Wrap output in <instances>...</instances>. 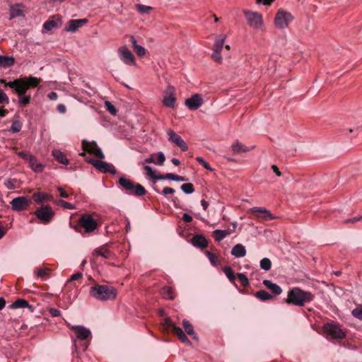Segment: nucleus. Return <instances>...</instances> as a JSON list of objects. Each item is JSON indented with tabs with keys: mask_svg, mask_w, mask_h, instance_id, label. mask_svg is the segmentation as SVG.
<instances>
[{
	"mask_svg": "<svg viewBox=\"0 0 362 362\" xmlns=\"http://www.w3.org/2000/svg\"><path fill=\"white\" fill-rule=\"evenodd\" d=\"M272 169L273 170L274 173L278 177H280L281 175V173L279 171V170L276 165H272Z\"/></svg>",
	"mask_w": 362,
	"mask_h": 362,
	"instance_id": "338daca9",
	"label": "nucleus"
},
{
	"mask_svg": "<svg viewBox=\"0 0 362 362\" xmlns=\"http://www.w3.org/2000/svg\"><path fill=\"white\" fill-rule=\"evenodd\" d=\"M15 64V59L13 57L0 55V67L7 69Z\"/></svg>",
	"mask_w": 362,
	"mask_h": 362,
	"instance_id": "bb28decb",
	"label": "nucleus"
},
{
	"mask_svg": "<svg viewBox=\"0 0 362 362\" xmlns=\"http://www.w3.org/2000/svg\"><path fill=\"white\" fill-rule=\"evenodd\" d=\"M196 160L199 164L202 165L205 169L211 170V171L213 170V169L211 168V167L209 164V163H207L203 158L197 157Z\"/></svg>",
	"mask_w": 362,
	"mask_h": 362,
	"instance_id": "864d4df0",
	"label": "nucleus"
},
{
	"mask_svg": "<svg viewBox=\"0 0 362 362\" xmlns=\"http://www.w3.org/2000/svg\"><path fill=\"white\" fill-rule=\"evenodd\" d=\"M157 156H158V162L156 163V164H158V165H163L165 160V157L163 153L158 152L157 154Z\"/></svg>",
	"mask_w": 362,
	"mask_h": 362,
	"instance_id": "13d9d810",
	"label": "nucleus"
},
{
	"mask_svg": "<svg viewBox=\"0 0 362 362\" xmlns=\"http://www.w3.org/2000/svg\"><path fill=\"white\" fill-rule=\"evenodd\" d=\"M162 193L163 195H167L168 194H174L175 189L171 187H164Z\"/></svg>",
	"mask_w": 362,
	"mask_h": 362,
	"instance_id": "680f3d73",
	"label": "nucleus"
},
{
	"mask_svg": "<svg viewBox=\"0 0 362 362\" xmlns=\"http://www.w3.org/2000/svg\"><path fill=\"white\" fill-rule=\"evenodd\" d=\"M181 189L185 194H192L194 192V185L192 183H185L181 185Z\"/></svg>",
	"mask_w": 362,
	"mask_h": 362,
	"instance_id": "79ce46f5",
	"label": "nucleus"
},
{
	"mask_svg": "<svg viewBox=\"0 0 362 362\" xmlns=\"http://www.w3.org/2000/svg\"><path fill=\"white\" fill-rule=\"evenodd\" d=\"M35 274L37 277H40L42 279H45L46 278L49 277L51 274V269L47 267L44 268H37L35 271Z\"/></svg>",
	"mask_w": 362,
	"mask_h": 362,
	"instance_id": "f704fd0d",
	"label": "nucleus"
},
{
	"mask_svg": "<svg viewBox=\"0 0 362 362\" xmlns=\"http://www.w3.org/2000/svg\"><path fill=\"white\" fill-rule=\"evenodd\" d=\"M223 272L230 282L234 283L235 275L232 268L230 267H225L223 268Z\"/></svg>",
	"mask_w": 362,
	"mask_h": 362,
	"instance_id": "58836bf2",
	"label": "nucleus"
},
{
	"mask_svg": "<svg viewBox=\"0 0 362 362\" xmlns=\"http://www.w3.org/2000/svg\"><path fill=\"white\" fill-rule=\"evenodd\" d=\"M105 107L111 115H115L117 114V109L110 101L105 102Z\"/></svg>",
	"mask_w": 362,
	"mask_h": 362,
	"instance_id": "8fccbe9b",
	"label": "nucleus"
},
{
	"mask_svg": "<svg viewBox=\"0 0 362 362\" xmlns=\"http://www.w3.org/2000/svg\"><path fill=\"white\" fill-rule=\"evenodd\" d=\"M117 53L120 60L127 65H136L135 57L133 53L129 50L126 45L118 48Z\"/></svg>",
	"mask_w": 362,
	"mask_h": 362,
	"instance_id": "f8f14e48",
	"label": "nucleus"
},
{
	"mask_svg": "<svg viewBox=\"0 0 362 362\" xmlns=\"http://www.w3.org/2000/svg\"><path fill=\"white\" fill-rule=\"evenodd\" d=\"M162 326L165 329H172V332L178 339L187 345H191V342L182 329L175 325L170 317L165 318L162 322Z\"/></svg>",
	"mask_w": 362,
	"mask_h": 362,
	"instance_id": "423d86ee",
	"label": "nucleus"
},
{
	"mask_svg": "<svg viewBox=\"0 0 362 362\" xmlns=\"http://www.w3.org/2000/svg\"><path fill=\"white\" fill-rule=\"evenodd\" d=\"M93 255L103 257L105 259H110L113 256V253L105 246L96 248L93 252Z\"/></svg>",
	"mask_w": 362,
	"mask_h": 362,
	"instance_id": "393cba45",
	"label": "nucleus"
},
{
	"mask_svg": "<svg viewBox=\"0 0 362 362\" xmlns=\"http://www.w3.org/2000/svg\"><path fill=\"white\" fill-rule=\"evenodd\" d=\"M236 228V223H233V230L227 229V230H215L213 232V235L216 241L221 242L222 240H223L226 237L230 235L232 231L235 230Z\"/></svg>",
	"mask_w": 362,
	"mask_h": 362,
	"instance_id": "412c9836",
	"label": "nucleus"
},
{
	"mask_svg": "<svg viewBox=\"0 0 362 362\" xmlns=\"http://www.w3.org/2000/svg\"><path fill=\"white\" fill-rule=\"evenodd\" d=\"M82 276H83L82 273L77 272L71 276V278L68 281V283H70L74 281H78V280L81 279L82 278Z\"/></svg>",
	"mask_w": 362,
	"mask_h": 362,
	"instance_id": "052dcab7",
	"label": "nucleus"
},
{
	"mask_svg": "<svg viewBox=\"0 0 362 362\" xmlns=\"http://www.w3.org/2000/svg\"><path fill=\"white\" fill-rule=\"evenodd\" d=\"M313 294L309 291H303L298 288H293L288 292L286 303L298 306H303L305 303L312 301Z\"/></svg>",
	"mask_w": 362,
	"mask_h": 362,
	"instance_id": "f03ea898",
	"label": "nucleus"
},
{
	"mask_svg": "<svg viewBox=\"0 0 362 362\" xmlns=\"http://www.w3.org/2000/svg\"><path fill=\"white\" fill-rule=\"evenodd\" d=\"M168 135V140L176 144L182 151H186L188 149V146L186 142L182 139L180 136L177 134L173 130L169 129L167 132Z\"/></svg>",
	"mask_w": 362,
	"mask_h": 362,
	"instance_id": "dca6fc26",
	"label": "nucleus"
},
{
	"mask_svg": "<svg viewBox=\"0 0 362 362\" xmlns=\"http://www.w3.org/2000/svg\"><path fill=\"white\" fill-rule=\"evenodd\" d=\"M57 190L59 192L61 197H63V198L69 197L68 193L66 192H65L62 187H57Z\"/></svg>",
	"mask_w": 362,
	"mask_h": 362,
	"instance_id": "0e129e2a",
	"label": "nucleus"
},
{
	"mask_svg": "<svg viewBox=\"0 0 362 362\" xmlns=\"http://www.w3.org/2000/svg\"><path fill=\"white\" fill-rule=\"evenodd\" d=\"M24 15L21 6L20 4H16L12 6L10 8V18L16 17L23 16Z\"/></svg>",
	"mask_w": 362,
	"mask_h": 362,
	"instance_id": "473e14b6",
	"label": "nucleus"
},
{
	"mask_svg": "<svg viewBox=\"0 0 362 362\" xmlns=\"http://www.w3.org/2000/svg\"><path fill=\"white\" fill-rule=\"evenodd\" d=\"M244 15L248 25L254 29H261L263 26L262 16L257 12L245 11Z\"/></svg>",
	"mask_w": 362,
	"mask_h": 362,
	"instance_id": "9d476101",
	"label": "nucleus"
},
{
	"mask_svg": "<svg viewBox=\"0 0 362 362\" xmlns=\"http://www.w3.org/2000/svg\"><path fill=\"white\" fill-rule=\"evenodd\" d=\"M136 10L141 13H148L152 10V7L142 4H137Z\"/></svg>",
	"mask_w": 362,
	"mask_h": 362,
	"instance_id": "49530a36",
	"label": "nucleus"
},
{
	"mask_svg": "<svg viewBox=\"0 0 362 362\" xmlns=\"http://www.w3.org/2000/svg\"><path fill=\"white\" fill-rule=\"evenodd\" d=\"M293 20V17L291 13L283 9H279L275 15L274 23L275 27L278 29L284 30Z\"/></svg>",
	"mask_w": 362,
	"mask_h": 362,
	"instance_id": "0eeeda50",
	"label": "nucleus"
},
{
	"mask_svg": "<svg viewBox=\"0 0 362 362\" xmlns=\"http://www.w3.org/2000/svg\"><path fill=\"white\" fill-rule=\"evenodd\" d=\"M231 255L235 257H243L246 255V249L242 244L238 243L233 247Z\"/></svg>",
	"mask_w": 362,
	"mask_h": 362,
	"instance_id": "cd10ccee",
	"label": "nucleus"
},
{
	"mask_svg": "<svg viewBox=\"0 0 362 362\" xmlns=\"http://www.w3.org/2000/svg\"><path fill=\"white\" fill-rule=\"evenodd\" d=\"M57 204L60 205L62 207L67 209H75L76 207L71 203L64 201V200H59L57 202Z\"/></svg>",
	"mask_w": 362,
	"mask_h": 362,
	"instance_id": "603ef678",
	"label": "nucleus"
},
{
	"mask_svg": "<svg viewBox=\"0 0 362 362\" xmlns=\"http://www.w3.org/2000/svg\"><path fill=\"white\" fill-rule=\"evenodd\" d=\"M11 307L12 308H28L29 310L33 312V307L30 305L28 302L24 299H18L15 302H13Z\"/></svg>",
	"mask_w": 362,
	"mask_h": 362,
	"instance_id": "c756f323",
	"label": "nucleus"
},
{
	"mask_svg": "<svg viewBox=\"0 0 362 362\" xmlns=\"http://www.w3.org/2000/svg\"><path fill=\"white\" fill-rule=\"evenodd\" d=\"M182 220L186 223H190L192 221V217L189 214L185 213L182 215Z\"/></svg>",
	"mask_w": 362,
	"mask_h": 362,
	"instance_id": "69168bd1",
	"label": "nucleus"
},
{
	"mask_svg": "<svg viewBox=\"0 0 362 362\" xmlns=\"http://www.w3.org/2000/svg\"><path fill=\"white\" fill-rule=\"evenodd\" d=\"M175 88L168 86L164 91L163 105L168 107H174L175 105Z\"/></svg>",
	"mask_w": 362,
	"mask_h": 362,
	"instance_id": "2eb2a0df",
	"label": "nucleus"
},
{
	"mask_svg": "<svg viewBox=\"0 0 362 362\" xmlns=\"http://www.w3.org/2000/svg\"><path fill=\"white\" fill-rule=\"evenodd\" d=\"M129 38H130V42L132 43V47H133V49H134L138 45L136 40L133 35H131Z\"/></svg>",
	"mask_w": 362,
	"mask_h": 362,
	"instance_id": "774afa93",
	"label": "nucleus"
},
{
	"mask_svg": "<svg viewBox=\"0 0 362 362\" xmlns=\"http://www.w3.org/2000/svg\"><path fill=\"white\" fill-rule=\"evenodd\" d=\"M35 216L43 223H48L54 216V211L49 205H45L37 208L35 212Z\"/></svg>",
	"mask_w": 362,
	"mask_h": 362,
	"instance_id": "1a4fd4ad",
	"label": "nucleus"
},
{
	"mask_svg": "<svg viewBox=\"0 0 362 362\" xmlns=\"http://www.w3.org/2000/svg\"><path fill=\"white\" fill-rule=\"evenodd\" d=\"M31 202V199L29 197L22 196L13 198L10 204L13 211H21L27 209Z\"/></svg>",
	"mask_w": 362,
	"mask_h": 362,
	"instance_id": "9b49d317",
	"label": "nucleus"
},
{
	"mask_svg": "<svg viewBox=\"0 0 362 362\" xmlns=\"http://www.w3.org/2000/svg\"><path fill=\"white\" fill-rule=\"evenodd\" d=\"M49 313L52 317H58L60 315V311L56 308H51L49 310Z\"/></svg>",
	"mask_w": 362,
	"mask_h": 362,
	"instance_id": "e2e57ef3",
	"label": "nucleus"
},
{
	"mask_svg": "<svg viewBox=\"0 0 362 362\" xmlns=\"http://www.w3.org/2000/svg\"><path fill=\"white\" fill-rule=\"evenodd\" d=\"M118 182L119 185L127 192V194L137 197L144 196L146 190L141 185L136 183L124 177H121Z\"/></svg>",
	"mask_w": 362,
	"mask_h": 362,
	"instance_id": "20e7f679",
	"label": "nucleus"
},
{
	"mask_svg": "<svg viewBox=\"0 0 362 362\" xmlns=\"http://www.w3.org/2000/svg\"><path fill=\"white\" fill-rule=\"evenodd\" d=\"M69 327L71 330H73L77 338L79 340H82V341L86 340L91 334L90 331L88 328H86L83 326H81V325L70 326L69 325Z\"/></svg>",
	"mask_w": 362,
	"mask_h": 362,
	"instance_id": "a211bd4d",
	"label": "nucleus"
},
{
	"mask_svg": "<svg viewBox=\"0 0 362 362\" xmlns=\"http://www.w3.org/2000/svg\"><path fill=\"white\" fill-rule=\"evenodd\" d=\"M351 314L354 317L362 320V306H357L351 311Z\"/></svg>",
	"mask_w": 362,
	"mask_h": 362,
	"instance_id": "a18cd8bd",
	"label": "nucleus"
},
{
	"mask_svg": "<svg viewBox=\"0 0 362 362\" xmlns=\"http://www.w3.org/2000/svg\"><path fill=\"white\" fill-rule=\"evenodd\" d=\"M29 167L35 173H42L44 170L45 165L42 163L38 162L37 158L33 156L28 161Z\"/></svg>",
	"mask_w": 362,
	"mask_h": 362,
	"instance_id": "5701e85b",
	"label": "nucleus"
},
{
	"mask_svg": "<svg viewBox=\"0 0 362 362\" xmlns=\"http://www.w3.org/2000/svg\"><path fill=\"white\" fill-rule=\"evenodd\" d=\"M271 267L272 262L269 258L265 257L260 261V267L262 269L269 271L271 269Z\"/></svg>",
	"mask_w": 362,
	"mask_h": 362,
	"instance_id": "a19ab883",
	"label": "nucleus"
},
{
	"mask_svg": "<svg viewBox=\"0 0 362 362\" xmlns=\"http://www.w3.org/2000/svg\"><path fill=\"white\" fill-rule=\"evenodd\" d=\"M250 211L255 214L257 217L262 218L263 221H270L274 218V216L265 208L253 207Z\"/></svg>",
	"mask_w": 362,
	"mask_h": 362,
	"instance_id": "6ab92c4d",
	"label": "nucleus"
},
{
	"mask_svg": "<svg viewBox=\"0 0 362 362\" xmlns=\"http://www.w3.org/2000/svg\"><path fill=\"white\" fill-rule=\"evenodd\" d=\"M206 255L212 265L217 266L219 264V260L216 255L209 251H206Z\"/></svg>",
	"mask_w": 362,
	"mask_h": 362,
	"instance_id": "ea45409f",
	"label": "nucleus"
},
{
	"mask_svg": "<svg viewBox=\"0 0 362 362\" xmlns=\"http://www.w3.org/2000/svg\"><path fill=\"white\" fill-rule=\"evenodd\" d=\"M134 50L136 53V54L141 57H144L146 53V49L144 47L139 45L134 49Z\"/></svg>",
	"mask_w": 362,
	"mask_h": 362,
	"instance_id": "5fc2aeb1",
	"label": "nucleus"
},
{
	"mask_svg": "<svg viewBox=\"0 0 362 362\" xmlns=\"http://www.w3.org/2000/svg\"><path fill=\"white\" fill-rule=\"evenodd\" d=\"M93 166L103 173H110L112 175H115L117 173L112 165L100 160L95 161V163H93Z\"/></svg>",
	"mask_w": 362,
	"mask_h": 362,
	"instance_id": "aec40b11",
	"label": "nucleus"
},
{
	"mask_svg": "<svg viewBox=\"0 0 362 362\" xmlns=\"http://www.w3.org/2000/svg\"><path fill=\"white\" fill-rule=\"evenodd\" d=\"M52 155L59 163L64 165H67L69 163V160L63 152L59 150H54L52 151Z\"/></svg>",
	"mask_w": 362,
	"mask_h": 362,
	"instance_id": "7c9ffc66",
	"label": "nucleus"
},
{
	"mask_svg": "<svg viewBox=\"0 0 362 362\" xmlns=\"http://www.w3.org/2000/svg\"><path fill=\"white\" fill-rule=\"evenodd\" d=\"M220 50L214 49V52L211 54L212 59L218 64L222 62V56L221 54Z\"/></svg>",
	"mask_w": 362,
	"mask_h": 362,
	"instance_id": "3c124183",
	"label": "nucleus"
},
{
	"mask_svg": "<svg viewBox=\"0 0 362 362\" xmlns=\"http://www.w3.org/2000/svg\"><path fill=\"white\" fill-rule=\"evenodd\" d=\"M22 128V123L19 120H15L12 122L10 131L13 133H17L21 131Z\"/></svg>",
	"mask_w": 362,
	"mask_h": 362,
	"instance_id": "37998d69",
	"label": "nucleus"
},
{
	"mask_svg": "<svg viewBox=\"0 0 362 362\" xmlns=\"http://www.w3.org/2000/svg\"><path fill=\"white\" fill-rule=\"evenodd\" d=\"M263 284L268 289H269L274 295H280L282 292L281 288L278 284H274L269 280H264Z\"/></svg>",
	"mask_w": 362,
	"mask_h": 362,
	"instance_id": "a878e982",
	"label": "nucleus"
},
{
	"mask_svg": "<svg viewBox=\"0 0 362 362\" xmlns=\"http://www.w3.org/2000/svg\"><path fill=\"white\" fill-rule=\"evenodd\" d=\"M237 277L243 286L247 287L249 286V280L245 274L243 273H238L237 274Z\"/></svg>",
	"mask_w": 362,
	"mask_h": 362,
	"instance_id": "c03bdc74",
	"label": "nucleus"
},
{
	"mask_svg": "<svg viewBox=\"0 0 362 362\" xmlns=\"http://www.w3.org/2000/svg\"><path fill=\"white\" fill-rule=\"evenodd\" d=\"M203 98L199 94H194L191 98H187L185 103L191 110H196L203 105Z\"/></svg>",
	"mask_w": 362,
	"mask_h": 362,
	"instance_id": "f3484780",
	"label": "nucleus"
},
{
	"mask_svg": "<svg viewBox=\"0 0 362 362\" xmlns=\"http://www.w3.org/2000/svg\"><path fill=\"white\" fill-rule=\"evenodd\" d=\"M255 297L261 300H267L273 298V296L264 290H259L255 294Z\"/></svg>",
	"mask_w": 362,
	"mask_h": 362,
	"instance_id": "4c0bfd02",
	"label": "nucleus"
},
{
	"mask_svg": "<svg viewBox=\"0 0 362 362\" xmlns=\"http://www.w3.org/2000/svg\"><path fill=\"white\" fill-rule=\"evenodd\" d=\"M9 99L7 95L0 89V104H8Z\"/></svg>",
	"mask_w": 362,
	"mask_h": 362,
	"instance_id": "6e6d98bb",
	"label": "nucleus"
},
{
	"mask_svg": "<svg viewBox=\"0 0 362 362\" xmlns=\"http://www.w3.org/2000/svg\"><path fill=\"white\" fill-rule=\"evenodd\" d=\"M88 21L86 18L69 20L64 27V30L68 33H75L86 25Z\"/></svg>",
	"mask_w": 362,
	"mask_h": 362,
	"instance_id": "4468645a",
	"label": "nucleus"
},
{
	"mask_svg": "<svg viewBox=\"0 0 362 362\" xmlns=\"http://www.w3.org/2000/svg\"><path fill=\"white\" fill-rule=\"evenodd\" d=\"M90 295L99 300H112L116 298L117 291L112 286L95 284L90 287Z\"/></svg>",
	"mask_w": 362,
	"mask_h": 362,
	"instance_id": "7ed1b4c3",
	"label": "nucleus"
},
{
	"mask_svg": "<svg viewBox=\"0 0 362 362\" xmlns=\"http://www.w3.org/2000/svg\"><path fill=\"white\" fill-rule=\"evenodd\" d=\"M33 198L37 204H40L45 202L51 200L52 197V195L45 192H36L33 193Z\"/></svg>",
	"mask_w": 362,
	"mask_h": 362,
	"instance_id": "b1692460",
	"label": "nucleus"
},
{
	"mask_svg": "<svg viewBox=\"0 0 362 362\" xmlns=\"http://www.w3.org/2000/svg\"><path fill=\"white\" fill-rule=\"evenodd\" d=\"M97 221L89 214H81L78 221V225L74 226V229L81 232L80 228H83L85 233H90L98 228Z\"/></svg>",
	"mask_w": 362,
	"mask_h": 362,
	"instance_id": "39448f33",
	"label": "nucleus"
},
{
	"mask_svg": "<svg viewBox=\"0 0 362 362\" xmlns=\"http://www.w3.org/2000/svg\"><path fill=\"white\" fill-rule=\"evenodd\" d=\"M144 170L146 171V174H147V176L154 179V180H158V177L159 175H156V173H155V171L153 170L152 168L149 165H145L144 166Z\"/></svg>",
	"mask_w": 362,
	"mask_h": 362,
	"instance_id": "de8ad7c7",
	"label": "nucleus"
},
{
	"mask_svg": "<svg viewBox=\"0 0 362 362\" xmlns=\"http://www.w3.org/2000/svg\"><path fill=\"white\" fill-rule=\"evenodd\" d=\"M18 156L28 162L33 155L25 151H20L18 153Z\"/></svg>",
	"mask_w": 362,
	"mask_h": 362,
	"instance_id": "4d7b16f0",
	"label": "nucleus"
},
{
	"mask_svg": "<svg viewBox=\"0 0 362 362\" xmlns=\"http://www.w3.org/2000/svg\"><path fill=\"white\" fill-rule=\"evenodd\" d=\"M40 81V78L32 76L17 78L9 82H6L5 79L0 80L1 84L13 89L18 94V103L22 107L25 106L30 101V95H27L26 91L29 88L37 87Z\"/></svg>",
	"mask_w": 362,
	"mask_h": 362,
	"instance_id": "f257e3e1",
	"label": "nucleus"
},
{
	"mask_svg": "<svg viewBox=\"0 0 362 362\" xmlns=\"http://www.w3.org/2000/svg\"><path fill=\"white\" fill-rule=\"evenodd\" d=\"M182 325L184 327L185 331L189 335L192 336L193 339H197V334L194 331V327L187 320H184L182 321Z\"/></svg>",
	"mask_w": 362,
	"mask_h": 362,
	"instance_id": "c9c22d12",
	"label": "nucleus"
},
{
	"mask_svg": "<svg viewBox=\"0 0 362 362\" xmlns=\"http://www.w3.org/2000/svg\"><path fill=\"white\" fill-rule=\"evenodd\" d=\"M164 179H168V180H171L173 181H180V182H184V181L187 180V179L185 177H184L182 176L177 175H175L173 173H167L165 175H159V176L158 177V180H162Z\"/></svg>",
	"mask_w": 362,
	"mask_h": 362,
	"instance_id": "2f4dec72",
	"label": "nucleus"
},
{
	"mask_svg": "<svg viewBox=\"0 0 362 362\" xmlns=\"http://www.w3.org/2000/svg\"><path fill=\"white\" fill-rule=\"evenodd\" d=\"M82 148L84 151H86L90 154L99 158H104L105 155L101 149L98 146L95 141H88L87 140L82 141Z\"/></svg>",
	"mask_w": 362,
	"mask_h": 362,
	"instance_id": "ddd939ff",
	"label": "nucleus"
},
{
	"mask_svg": "<svg viewBox=\"0 0 362 362\" xmlns=\"http://www.w3.org/2000/svg\"><path fill=\"white\" fill-rule=\"evenodd\" d=\"M226 37L224 35H221L217 37L214 45V49L221 51L225 42Z\"/></svg>",
	"mask_w": 362,
	"mask_h": 362,
	"instance_id": "e433bc0d",
	"label": "nucleus"
},
{
	"mask_svg": "<svg viewBox=\"0 0 362 362\" xmlns=\"http://www.w3.org/2000/svg\"><path fill=\"white\" fill-rule=\"evenodd\" d=\"M57 27V23L54 21H47L43 24V28L47 30H51Z\"/></svg>",
	"mask_w": 362,
	"mask_h": 362,
	"instance_id": "09e8293b",
	"label": "nucleus"
},
{
	"mask_svg": "<svg viewBox=\"0 0 362 362\" xmlns=\"http://www.w3.org/2000/svg\"><path fill=\"white\" fill-rule=\"evenodd\" d=\"M15 180H7L6 182H5V186L9 189H14L16 188V186L15 185Z\"/></svg>",
	"mask_w": 362,
	"mask_h": 362,
	"instance_id": "bf43d9fd",
	"label": "nucleus"
},
{
	"mask_svg": "<svg viewBox=\"0 0 362 362\" xmlns=\"http://www.w3.org/2000/svg\"><path fill=\"white\" fill-rule=\"evenodd\" d=\"M192 244L195 247L205 248L207 247L208 242L205 237L202 235H195L191 239Z\"/></svg>",
	"mask_w": 362,
	"mask_h": 362,
	"instance_id": "4be33fe9",
	"label": "nucleus"
},
{
	"mask_svg": "<svg viewBox=\"0 0 362 362\" xmlns=\"http://www.w3.org/2000/svg\"><path fill=\"white\" fill-rule=\"evenodd\" d=\"M160 293L165 299L173 300L175 298V293L173 288L170 286H164L160 291Z\"/></svg>",
	"mask_w": 362,
	"mask_h": 362,
	"instance_id": "72a5a7b5",
	"label": "nucleus"
},
{
	"mask_svg": "<svg viewBox=\"0 0 362 362\" xmlns=\"http://www.w3.org/2000/svg\"><path fill=\"white\" fill-rule=\"evenodd\" d=\"M232 151L234 153L238 154L243 152L250 151V148L240 143L238 141H235L231 146Z\"/></svg>",
	"mask_w": 362,
	"mask_h": 362,
	"instance_id": "c85d7f7f",
	"label": "nucleus"
},
{
	"mask_svg": "<svg viewBox=\"0 0 362 362\" xmlns=\"http://www.w3.org/2000/svg\"><path fill=\"white\" fill-rule=\"evenodd\" d=\"M324 332L331 339H343L346 337L345 332L341 326L335 323H327L324 325Z\"/></svg>",
	"mask_w": 362,
	"mask_h": 362,
	"instance_id": "6e6552de",
	"label": "nucleus"
}]
</instances>
